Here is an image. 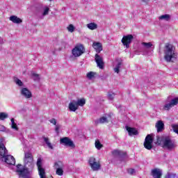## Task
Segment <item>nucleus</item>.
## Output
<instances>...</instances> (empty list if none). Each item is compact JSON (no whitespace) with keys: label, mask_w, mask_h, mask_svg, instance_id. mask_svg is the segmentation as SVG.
I'll list each match as a JSON object with an SVG mask.
<instances>
[{"label":"nucleus","mask_w":178,"mask_h":178,"mask_svg":"<svg viewBox=\"0 0 178 178\" xmlns=\"http://www.w3.org/2000/svg\"><path fill=\"white\" fill-rule=\"evenodd\" d=\"M24 168H22V164H18L16 172L19 177L30 178V170L34 168V159L31 153L29 152L24 153Z\"/></svg>","instance_id":"1"},{"label":"nucleus","mask_w":178,"mask_h":178,"mask_svg":"<svg viewBox=\"0 0 178 178\" xmlns=\"http://www.w3.org/2000/svg\"><path fill=\"white\" fill-rule=\"evenodd\" d=\"M164 59L166 62H170L173 58H175L176 54L173 49V45L167 43L164 47Z\"/></svg>","instance_id":"2"},{"label":"nucleus","mask_w":178,"mask_h":178,"mask_svg":"<svg viewBox=\"0 0 178 178\" xmlns=\"http://www.w3.org/2000/svg\"><path fill=\"white\" fill-rule=\"evenodd\" d=\"M158 144L162 145L164 149H168V151H172L175 148V143H173L169 137L163 138L161 141L159 140V138L157 139Z\"/></svg>","instance_id":"3"},{"label":"nucleus","mask_w":178,"mask_h":178,"mask_svg":"<svg viewBox=\"0 0 178 178\" xmlns=\"http://www.w3.org/2000/svg\"><path fill=\"white\" fill-rule=\"evenodd\" d=\"M86 52V49L83 44H76L74 49L72 50V54L73 56L75 58H79V56H81L83 54Z\"/></svg>","instance_id":"4"},{"label":"nucleus","mask_w":178,"mask_h":178,"mask_svg":"<svg viewBox=\"0 0 178 178\" xmlns=\"http://www.w3.org/2000/svg\"><path fill=\"white\" fill-rule=\"evenodd\" d=\"M39 172V176L40 178H47L45 175V169L42 168V159L41 158L38 159L36 163Z\"/></svg>","instance_id":"5"},{"label":"nucleus","mask_w":178,"mask_h":178,"mask_svg":"<svg viewBox=\"0 0 178 178\" xmlns=\"http://www.w3.org/2000/svg\"><path fill=\"white\" fill-rule=\"evenodd\" d=\"M54 167L56 175L58 176H63V168H65V165L62 161H57L54 163Z\"/></svg>","instance_id":"6"},{"label":"nucleus","mask_w":178,"mask_h":178,"mask_svg":"<svg viewBox=\"0 0 178 178\" xmlns=\"http://www.w3.org/2000/svg\"><path fill=\"white\" fill-rule=\"evenodd\" d=\"M154 143V138L152 135L149 134L146 136L144 142V147L146 149H152V143Z\"/></svg>","instance_id":"7"},{"label":"nucleus","mask_w":178,"mask_h":178,"mask_svg":"<svg viewBox=\"0 0 178 178\" xmlns=\"http://www.w3.org/2000/svg\"><path fill=\"white\" fill-rule=\"evenodd\" d=\"M133 35H128L123 36L122 39V42L123 44L124 47H126V48H130V44H131V41H133L134 39Z\"/></svg>","instance_id":"8"},{"label":"nucleus","mask_w":178,"mask_h":178,"mask_svg":"<svg viewBox=\"0 0 178 178\" xmlns=\"http://www.w3.org/2000/svg\"><path fill=\"white\" fill-rule=\"evenodd\" d=\"M60 144H63L65 147H70V148H74V143L73 140L67 137L61 138L60 139Z\"/></svg>","instance_id":"9"},{"label":"nucleus","mask_w":178,"mask_h":178,"mask_svg":"<svg viewBox=\"0 0 178 178\" xmlns=\"http://www.w3.org/2000/svg\"><path fill=\"white\" fill-rule=\"evenodd\" d=\"M89 165L92 170H99L101 169V164L99 162H97L95 158L92 157L89 159Z\"/></svg>","instance_id":"10"},{"label":"nucleus","mask_w":178,"mask_h":178,"mask_svg":"<svg viewBox=\"0 0 178 178\" xmlns=\"http://www.w3.org/2000/svg\"><path fill=\"white\" fill-rule=\"evenodd\" d=\"M178 104V97L172 99L169 103H167L164 105L163 109L164 111H170L171 108L175 106Z\"/></svg>","instance_id":"11"},{"label":"nucleus","mask_w":178,"mask_h":178,"mask_svg":"<svg viewBox=\"0 0 178 178\" xmlns=\"http://www.w3.org/2000/svg\"><path fill=\"white\" fill-rule=\"evenodd\" d=\"M95 60L97 63V67L99 69H104L105 63H104V58L99 56L98 54L95 56Z\"/></svg>","instance_id":"12"},{"label":"nucleus","mask_w":178,"mask_h":178,"mask_svg":"<svg viewBox=\"0 0 178 178\" xmlns=\"http://www.w3.org/2000/svg\"><path fill=\"white\" fill-rule=\"evenodd\" d=\"M3 138H0V156H1V158H5V156L8 155V150L5 145H3Z\"/></svg>","instance_id":"13"},{"label":"nucleus","mask_w":178,"mask_h":178,"mask_svg":"<svg viewBox=\"0 0 178 178\" xmlns=\"http://www.w3.org/2000/svg\"><path fill=\"white\" fill-rule=\"evenodd\" d=\"M151 175L153 178H161L162 177V170L159 168H154L151 171Z\"/></svg>","instance_id":"14"},{"label":"nucleus","mask_w":178,"mask_h":178,"mask_svg":"<svg viewBox=\"0 0 178 178\" xmlns=\"http://www.w3.org/2000/svg\"><path fill=\"white\" fill-rule=\"evenodd\" d=\"M142 48L144 49L145 52H148V49H154L155 47L152 42H143L141 43Z\"/></svg>","instance_id":"15"},{"label":"nucleus","mask_w":178,"mask_h":178,"mask_svg":"<svg viewBox=\"0 0 178 178\" xmlns=\"http://www.w3.org/2000/svg\"><path fill=\"white\" fill-rule=\"evenodd\" d=\"M21 95L23 97H24V98H26L27 99H29V98H31V97H33L31 92L27 88H23L21 90Z\"/></svg>","instance_id":"16"},{"label":"nucleus","mask_w":178,"mask_h":178,"mask_svg":"<svg viewBox=\"0 0 178 178\" xmlns=\"http://www.w3.org/2000/svg\"><path fill=\"white\" fill-rule=\"evenodd\" d=\"M5 158V162L6 163H8V165H15L16 160H15V157L12 155H7L4 156Z\"/></svg>","instance_id":"17"},{"label":"nucleus","mask_w":178,"mask_h":178,"mask_svg":"<svg viewBox=\"0 0 178 178\" xmlns=\"http://www.w3.org/2000/svg\"><path fill=\"white\" fill-rule=\"evenodd\" d=\"M155 127L157 130V133H161V131H163V129H165V124H163V121L159 120L156 123Z\"/></svg>","instance_id":"18"},{"label":"nucleus","mask_w":178,"mask_h":178,"mask_svg":"<svg viewBox=\"0 0 178 178\" xmlns=\"http://www.w3.org/2000/svg\"><path fill=\"white\" fill-rule=\"evenodd\" d=\"M68 108L71 112H76L77 109H79V106H77V104L76 103V100H72L69 104Z\"/></svg>","instance_id":"19"},{"label":"nucleus","mask_w":178,"mask_h":178,"mask_svg":"<svg viewBox=\"0 0 178 178\" xmlns=\"http://www.w3.org/2000/svg\"><path fill=\"white\" fill-rule=\"evenodd\" d=\"M92 48H94L97 54H99L101 51H102V44L99 42H94L92 44Z\"/></svg>","instance_id":"20"},{"label":"nucleus","mask_w":178,"mask_h":178,"mask_svg":"<svg viewBox=\"0 0 178 178\" xmlns=\"http://www.w3.org/2000/svg\"><path fill=\"white\" fill-rule=\"evenodd\" d=\"M9 20L10 22H13V23H15V24H20V23L23 22V20L22 19L17 17L16 15H12L9 17Z\"/></svg>","instance_id":"21"},{"label":"nucleus","mask_w":178,"mask_h":178,"mask_svg":"<svg viewBox=\"0 0 178 178\" xmlns=\"http://www.w3.org/2000/svg\"><path fill=\"white\" fill-rule=\"evenodd\" d=\"M112 154L114 156H120V158H126V152L120 150H113Z\"/></svg>","instance_id":"22"},{"label":"nucleus","mask_w":178,"mask_h":178,"mask_svg":"<svg viewBox=\"0 0 178 178\" xmlns=\"http://www.w3.org/2000/svg\"><path fill=\"white\" fill-rule=\"evenodd\" d=\"M127 131H128L129 136H137V134H138V131H137L136 128L127 127Z\"/></svg>","instance_id":"23"},{"label":"nucleus","mask_w":178,"mask_h":178,"mask_svg":"<svg viewBox=\"0 0 178 178\" xmlns=\"http://www.w3.org/2000/svg\"><path fill=\"white\" fill-rule=\"evenodd\" d=\"M108 118L106 117H102L99 120L95 121V124H99L104 123H108Z\"/></svg>","instance_id":"24"},{"label":"nucleus","mask_w":178,"mask_h":178,"mask_svg":"<svg viewBox=\"0 0 178 178\" xmlns=\"http://www.w3.org/2000/svg\"><path fill=\"white\" fill-rule=\"evenodd\" d=\"M96 75L97 72H89L86 74V77L88 80H94V79H95Z\"/></svg>","instance_id":"25"},{"label":"nucleus","mask_w":178,"mask_h":178,"mask_svg":"<svg viewBox=\"0 0 178 178\" xmlns=\"http://www.w3.org/2000/svg\"><path fill=\"white\" fill-rule=\"evenodd\" d=\"M170 15L165 14L159 17V20H165V22H169L170 20Z\"/></svg>","instance_id":"26"},{"label":"nucleus","mask_w":178,"mask_h":178,"mask_svg":"<svg viewBox=\"0 0 178 178\" xmlns=\"http://www.w3.org/2000/svg\"><path fill=\"white\" fill-rule=\"evenodd\" d=\"M86 26L89 30H97L98 29V25L94 22L88 24Z\"/></svg>","instance_id":"27"},{"label":"nucleus","mask_w":178,"mask_h":178,"mask_svg":"<svg viewBox=\"0 0 178 178\" xmlns=\"http://www.w3.org/2000/svg\"><path fill=\"white\" fill-rule=\"evenodd\" d=\"M43 140L50 149H54V146H52V143L49 142V138L43 136Z\"/></svg>","instance_id":"28"},{"label":"nucleus","mask_w":178,"mask_h":178,"mask_svg":"<svg viewBox=\"0 0 178 178\" xmlns=\"http://www.w3.org/2000/svg\"><path fill=\"white\" fill-rule=\"evenodd\" d=\"M76 105L79 106H84L86 105V99H80L76 101Z\"/></svg>","instance_id":"29"},{"label":"nucleus","mask_w":178,"mask_h":178,"mask_svg":"<svg viewBox=\"0 0 178 178\" xmlns=\"http://www.w3.org/2000/svg\"><path fill=\"white\" fill-rule=\"evenodd\" d=\"M177 175L175 172H168L165 174V178H177Z\"/></svg>","instance_id":"30"},{"label":"nucleus","mask_w":178,"mask_h":178,"mask_svg":"<svg viewBox=\"0 0 178 178\" xmlns=\"http://www.w3.org/2000/svg\"><path fill=\"white\" fill-rule=\"evenodd\" d=\"M122 66V62L118 63L114 68L115 73H119L120 72V67Z\"/></svg>","instance_id":"31"},{"label":"nucleus","mask_w":178,"mask_h":178,"mask_svg":"<svg viewBox=\"0 0 178 178\" xmlns=\"http://www.w3.org/2000/svg\"><path fill=\"white\" fill-rule=\"evenodd\" d=\"M14 81H15V84H17V86H19V87H23L24 83L22 81V80H20L17 78H15Z\"/></svg>","instance_id":"32"},{"label":"nucleus","mask_w":178,"mask_h":178,"mask_svg":"<svg viewBox=\"0 0 178 178\" xmlns=\"http://www.w3.org/2000/svg\"><path fill=\"white\" fill-rule=\"evenodd\" d=\"M11 127L15 130H17V131L19 130V128L17 127V124L15 123V118H11Z\"/></svg>","instance_id":"33"},{"label":"nucleus","mask_w":178,"mask_h":178,"mask_svg":"<svg viewBox=\"0 0 178 178\" xmlns=\"http://www.w3.org/2000/svg\"><path fill=\"white\" fill-rule=\"evenodd\" d=\"M95 147L97 148V149H101V148H102V147H104V145H102V144H101V142H99V140L95 141Z\"/></svg>","instance_id":"34"},{"label":"nucleus","mask_w":178,"mask_h":178,"mask_svg":"<svg viewBox=\"0 0 178 178\" xmlns=\"http://www.w3.org/2000/svg\"><path fill=\"white\" fill-rule=\"evenodd\" d=\"M8 118V114L6 113H0V120H5Z\"/></svg>","instance_id":"35"},{"label":"nucleus","mask_w":178,"mask_h":178,"mask_svg":"<svg viewBox=\"0 0 178 178\" xmlns=\"http://www.w3.org/2000/svg\"><path fill=\"white\" fill-rule=\"evenodd\" d=\"M127 172L129 173V175H131V176L136 175V170L133 169V168H129L127 170Z\"/></svg>","instance_id":"36"},{"label":"nucleus","mask_w":178,"mask_h":178,"mask_svg":"<svg viewBox=\"0 0 178 178\" xmlns=\"http://www.w3.org/2000/svg\"><path fill=\"white\" fill-rule=\"evenodd\" d=\"M67 29L70 33L74 31V26L73 24H70Z\"/></svg>","instance_id":"37"},{"label":"nucleus","mask_w":178,"mask_h":178,"mask_svg":"<svg viewBox=\"0 0 178 178\" xmlns=\"http://www.w3.org/2000/svg\"><path fill=\"white\" fill-rule=\"evenodd\" d=\"M115 93L112 92H109L108 93V99H113L115 98Z\"/></svg>","instance_id":"38"},{"label":"nucleus","mask_w":178,"mask_h":178,"mask_svg":"<svg viewBox=\"0 0 178 178\" xmlns=\"http://www.w3.org/2000/svg\"><path fill=\"white\" fill-rule=\"evenodd\" d=\"M172 130H173L174 133H176L177 134H178V125L172 124Z\"/></svg>","instance_id":"39"},{"label":"nucleus","mask_w":178,"mask_h":178,"mask_svg":"<svg viewBox=\"0 0 178 178\" xmlns=\"http://www.w3.org/2000/svg\"><path fill=\"white\" fill-rule=\"evenodd\" d=\"M49 12V8L46 6L44 8V12L42 13V16H47V15H48Z\"/></svg>","instance_id":"40"},{"label":"nucleus","mask_w":178,"mask_h":178,"mask_svg":"<svg viewBox=\"0 0 178 178\" xmlns=\"http://www.w3.org/2000/svg\"><path fill=\"white\" fill-rule=\"evenodd\" d=\"M32 76L34 77V80H40V74L32 73Z\"/></svg>","instance_id":"41"},{"label":"nucleus","mask_w":178,"mask_h":178,"mask_svg":"<svg viewBox=\"0 0 178 178\" xmlns=\"http://www.w3.org/2000/svg\"><path fill=\"white\" fill-rule=\"evenodd\" d=\"M60 129V125L59 124H57L56 125V127H55V131L57 134H59V130Z\"/></svg>","instance_id":"42"},{"label":"nucleus","mask_w":178,"mask_h":178,"mask_svg":"<svg viewBox=\"0 0 178 178\" xmlns=\"http://www.w3.org/2000/svg\"><path fill=\"white\" fill-rule=\"evenodd\" d=\"M50 123H52V124H54V126H56V119L52 118L49 120Z\"/></svg>","instance_id":"43"},{"label":"nucleus","mask_w":178,"mask_h":178,"mask_svg":"<svg viewBox=\"0 0 178 178\" xmlns=\"http://www.w3.org/2000/svg\"><path fill=\"white\" fill-rule=\"evenodd\" d=\"M0 131H6V127L3 125L0 124Z\"/></svg>","instance_id":"44"},{"label":"nucleus","mask_w":178,"mask_h":178,"mask_svg":"<svg viewBox=\"0 0 178 178\" xmlns=\"http://www.w3.org/2000/svg\"><path fill=\"white\" fill-rule=\"evenodd\" d=\"M143 2H148V0H141Z\"/></svg>","instance_id":"45"},{"label":"nucleus","mask_w":178,"mask_h":178,"mask_svg":"<svg viewBox=\"0 0 178 178\" xmlns=\"http://www.w3.org/2000/svg\"><path fill=\"white\" fill-rule=\"evenodd\" d=\"M53 54L55 55V51H53Z\"/></svg>","instance_id":"46"},{"label":"nucleus","mask_w":178,"mask_h":178,"mask_svg":"<svg viewBox=\"0 0 178 178\" xmlns=\"http://www.w3.org/2000/svg\"><path fill=\"white\" fill-rule=\"evenodd\" d=\"M50 2L52 1V0H49Z\"/></svg>","instance_id":"47"}]
</instances>
